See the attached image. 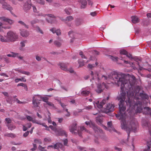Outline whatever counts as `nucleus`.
Listing matches in <instances>:
<instances>
[{"instance_id":"nucleus-1","label":"nucleus","mask_w":151,"mask_h":151,"mask_svg":"<svg viewBox=\"0 0 151 151\" xmlns=\"http://www.w3.org/2000/svg\"><path fill=\"white\" fill-rule=\"evenodd\" d=\"M104 80H113L118 86H121V93L117 97L119 100V114L116 116L121 120V127L127 132L128 136L131 132H135L138 127V122L134 118L130 121L126 122L125 119L127 114L125 111L126 106L130 114L135 106H137L136 113H141L142 110V102L140 100L148 99V96L141 90L140 86L136 85V78L134 76L116 72H112L108 77L102 75Z\"/></svg>"},{"instance_id":"nucleus-2","label":"nucleus","mask_w":151,"mask_h":151,"mask_svg":"<svg viewBox=\"0 0 151 151\" xmlns=\"http://www.w3.org/2000/svg\"><path fill=\"white\" fill-rule=\"evenodd\" d=\"M85 123L87 125L89 126V127H91L94 131L95 133L98 134V135L102 139L104 138V134L103 131L97 126H96L95 124L91 121L86 122Z\"/></svg>"},{"instance_id":"nucleus-3","label":"nucleus","mask_w":151,"mask_h":151,"mask_svg":"<svg viewBox=\"0 0 151 151\" xmlns=\"http://www.w3.org/2000/svg\"><path fill=\"white\" fill-rule=\"evenodd\" d=\"M6 35L8 42H14L16 41L18 38V36L16 33L12 31L8 32Z\"/></svg>"},{"instance_id":"nucleus-4","label":"nucleus","mask_w":151,"mask_h":151,"mask_svg":"<svg viewBox=\"0 0 151 151\" xmlns=\"http://www.w3.org/2000/svg\"><path fill=\"white\" fill-rule=\"evenodd\" d=\"M46 15L50 18L49 19H46V20L48 22L52 23L54 22V21L55 20L56 17L52 14H48L46 15L41 13H39L37 14V16H42L44 17H45Z\"/></svg>"},{"instance_id":"nucleus-5","label":"nucleus","mask_w":151,"mask_h":151,"mask_svg":"<svg viewBox=\"0 0 151 151\" xmlns=\"http://www.w3.org/2000/svg\"><path fill=\"white\" fill-rule=\"evenodd\" d=\"M42 98L41 97L38 95H35L33 96L32 99V103L35 107L38 106L40 104V102L38 101H41Z\"/></svg>"},{"instance_id":"nucleus-6","label":"nucleus","mask_w":151,"mask_h":151,"mask_svg":"<svg viewBox=\"0 0 151 151\" xmlns=\"http://www.w3.org/2000/svg\"><path fill=\"white\" fill-rule=\"evenodd\" d=\"M77 124L76 123L73 124L70 127L69 130L70 132L72 134H76L77 132L79 136H81V132L78 130H77Z\"/></svg>"},{"instance_id":"nucleus-7","label":"nucleus","mask_w":151,"mask_h":151,"mask_svg":"<svg viewBox=\"0 0 151 151\" xmlns=\"http://www.w3.org/2000/svg\"><path fill=\"white\" fill-rule=\"evenodd\" d=\"M104 88H108L107 85L104 83H103L102 84H98L96 89V91L98 93H100L103 91Z\"/></svg>"},{"instance_id":"nucleus-8","label":"nucleus","mask_w":151,"mask_h":151,"mask_svg":"<svg viewBox=\"0 0 151 151\" xmlns=\"http://www.w3.org/2000/svg\"><path fill=\"white\" fill-rule=\"evenodd\" d=\"M115 106L114 104L109 103L106 105L104 111L106 113H108L113 111L114 110Z\"/></svg>"},{"instance_id":"nucleus-9","label":"nucleus","mask_w":151,"mask_h":151,"mask_svg":"<svg viewBox=\"0 0 151 151\" xmlns=\"http://www.w3.org/2000/svg\"><path fill=\"white\" fill-rule=\"evenodd\" d=\"M50 147L54 148L55 149H58L59 148H60L63 150H65L64 147L62 144L60 143H57L54 145H50L47 147V149L49 148Z\"/></svg>"},{"instance_id":"nucleus-10","label":"nucleus","mask_w":151,"mask_h":151,"mask_svg":"<svg viewBox=\"0 0 151 151\" xmlns=\"http://www.w3.org/2000/svg\"><path fill=\"white\" fill-rule=\"evenodd\" d=\"M142 125L144 128L148 130L150 135H151V126L150 124L147 121H143L142 122Z\"/></svg>"},{"instance_id":"nucleus-11","label":"nucleus","mask_w":151,"mask_h":151,"mask_svg":"<svg viewBox=\"0 0 151 151\" xmlns=\"http://www.w3.org/2000/svg\"><path fill=\"white\" fill-rule=\"evenodd\" d=\"M90 88L88 87L83 88L81 89V94L83 96H87L90 93Z\"/></svg>"},{"instance_id":"nucleus-12","label":"nucleus","mask_w":151,"mask_h":151,"mask_svg":"<svg viewBox=\"0 0 151 151\" xmlns=\"http://www.w3.org/2000/svg\"><path fill=\"white\" fill-rule=\"evenodd\" d=\"M0 3L2 4V8L4 9H6L11 11L13 8L5 2H3V1L0 0Z\"/></svg>"},{"instance_id":"nucleus-13","label":"nucleus","mask_w":151,"mask_h":151,"mask_svg":"<svg viewBox=\"0 0 151 151\" xmlns=\"http://www.w3.org/2000/svg\"><path fill=\"white\" fill-rule=\"evenodd\" d=\"M0 20L1 21L7 22L10 25L14 23V21L13 20L4 16L0 17Z\"/></svg>"},{"instance_id":"nucleus-14","label":"nucleus","mask_w":151,"mask_h":151,"mask_svg":"<svg viewBox=\"0 0 151 151\" xmlns=\"http://www.w3.org/2000/svg\"><path fill=\"white\" fill-rule=\"evenodd\" d=\"M19 32L21 36L24 37H27L29 35V32L28 31L24 29H20Z\"/></svg>"},{"instance_id":"nucleus-15","label":"nucleus","mask_w":151,"mask_h":151,"mask_svg":"<svg viewBox=\"0 0 151 151\" xmlns=\"http://www.w3.org/2000/svg\"><path fill=\"white\" fill-rule=\"evenodd\" d=\"M32 5L31 4L28 3L27 1L25 4L23 6V9L24 11L27 12L29 10L31 7Z\"/></svg>"},{"instance_id":"nucleus-16","label":"nucleus","mask_w":151,"mask_h":151,"mask_svg":"<svg viewBox=\"0 0 151 151\" xmlns=\"http://www.w3.org/2000/svg\"><path fill=\"white\" fill-rule=\"evenodd\" d=\"M106 102V100L104 99L101 102L99 103V101H97L96 103V106L99 109L102 108L103 107V106L105 104Z\"/></svg>"},{"instance_id":"nucleus-17","label":"nucleus","mask_w":151,"mask_h":151,"mask_svg":"<svg viewBox=\"0 0 151 151\" xmlns=\"http://www.w3.org/2000/svg\"><path fill=\"white\" fill-rule=\"evenodd\" d=\"M145 110L143 114L145 115H149L151 117V109L149 107H145L144 108Z\"/></svg>"},{"instance_id":"nucleus-18","label":"nucleus","mask_w":151,"mask_h":151,"mask_svg":"<svg viewBox=\"0 0 151 151\" xmlns=\"http://www.w3.org/2000/svg\"><path fill=\"white\" fill-rule=\"evenodd\" d=\"M50 30L53 33H56V34L58 36L61 35V33L60 29H58L56 30L55 28L53 27L50 29Z\"/></svg>"},{"instance_id":"nucleus-19","label":"nucleus","mask_w":151,"mask_h":151,"mask_svg":"<svg viewBox=\"0 0 151 151\" xmlns=\"http://www.w3.org/2000/svg\"><path fill=\"white\" fill-rule=\"evenodd\" d=\"M60 66V68L64 70H67V65L63 63H60L59 64Z\"/></svg>"},{"instance_id":"nucleus-20","label":"nucleus","mask_w":151,"mask_h":151,"mask_svg":"<svg viewBox=\"0 0 151 151\" xmlns=\"http://www.w3.org/2000/svg\"><path fill=\"white\" fill-rule=\"evenodd\" d=\"M79 2L82 5L81 6V8H84L87 4V2L86 0H81Z\"/></svg>"},{"instance_id":"nucleus-21","label":"nucleus","mask_w":151,"mask_h":151,"mask_svg":"<svg viewBox=\"0 0 151 151\" xmlns=\"http://www.w3.org/2000/svg\"><path fill=\"white\" fill-rule=\"evenodd\" d=\"M83 23V21L82 19H78L76 21V25L79 26Z\"/></svg>"},{"instance_id":"nucleus-22","label":"nucleus","mask_w":151,"mask_h":151,"mask_svg":"<svg viewBox=\"0 0 151 151\" xmlns=\"http://www.w3.org/2000/svg\"><path fill=\"white\" fill-rule=\"evenodd\" d=\"M131 18L132 19V22L134 23H136L139 22V18L136 16H132Z\"/></svg>"},{"instance_id":"nucleus-23","label":"nucleus","mask_w":151,"mask_h":151,"mask_svg":"<svg viewBox=\"0 0 151 151\" xmlns=\"http://www.w3.org/2000/svg\"><path fill=\"white\" fill-rule=\"evenodd\" d=\"M62 40H60L59 41L55 40L54 42V45L57 47H60L62 44Z\"/></svg>"},{"instance_id":"nucleus-24","label":"nucleus","mask_w":151,"mask_h":151,"mask_svg":"<svg viewBox=\"0 0 151 151\" xmlns=\"http://www.w3.org/2000/svg\"><path fill=\"white\" fill-rule=\"evenodd\" d=\"M58 135H65L66 137L67 136V134L66 132L63 130L60 129V130Z\"/></svg>"},{"instance_id":"nucleus-25","label":"nucleus","mask_w":151,"mask_h":151,"mask_svg":"<svg viewBox=\"0 0 151 151\" xmlns=\"http://www.w3.org/2000/svg\"><path fill=\"white\" fill-rule=\"evenodd\" d=\"M0 40L2 42H8L6 35V38H5L0 35Z\"/></svg>"},{"instance_id":"nucleus-26","label":"nucleus","mask_w":151,"mask_h":151,"mask_svg":"<svg viewBox=\"0 0 151 151\" xmlns=\"http://www.w3.org/2000/svg\"><path fill=\"white\" fill-rule=\"evenodd\" d=\"M19 81L26 82V80L24 78L22 77L21 78H17L15 80V81L16 83L18 82Z\"/></svg>"},{"instance_id":"nucleus-27","label":"nucleus","mask_w":151,"mask_h":151,"mask_svg":"<svg viewBox=\"0 0 151 151\" xmlns=\"http://www.w3.org/2000/svg\"><path fill=\"white\" fill-rule=\"evenodd\" d=\"M5 136L10 137L12 138H14L16 136L15 134L12 133H7L4 134Z\"/></svg>"},{"instance_id":"nucleus-28","label":"nucleus","mask_w":151,"mask_h":151,"mask_svg":"<svg viewBox=\"0 0 151 151\" xmlns=\"http://www.w3.org/2000/svg\"><path fill=\"white\" fill-rule=\"evenodd\" d=\"M73 19V17L71 16H70L67 17L65 20H64L63 21L65 22H67V21L70 22L72 21Z\"/></svg>"},{"instance_id":"nucleus-29","label":"nucleus","mask_w":151,"mask_h":151,"mask_svg":"<svg viewBox=\"0 0 151 151\" xmlns=\"http://www.w3.org/2000/svg\"><path fill=\"white\" fill-rule=\"evenodd\" d=\"M7 127L9 129L12 130L15 128V126L13 124H10L7 125Z\"/></svg>"},{"instance_id":"nucleus-30","label":"nucleus","mask_w":151,"mask_h":151,"mask_svg":"<svg viewBox=\"0 0 151 151\" xmlns=\"http://www.w3.org/2000/svg\"><path fill=\"white\" fill-rule=\"evenodd\" d=\"M47 104L49 106H50L52 108L55 109V107L54 104L50 102H47Z\"/></svg>"},{"instance_id":"nucleus-31","label":"nucleus","mask_w":151,"mask_h":151,"mask_svg":"<svg viewBox=\"0 0 151 151\" xmlns=\"http://www.w3.org/2000/svg\"><path fill=\"white\" fill-rule=\"evenodd\" d=\"M77 148L80 151H86V148L85 147H83L79 146H77Z\"/></svg>"},{"instance_id":"nucleus-32","label":"nucleus","mask_w":151,"mask_h":151,"mask_svg":"<svg viewBox=\"0 0 151 151\" xmlns=\"http://www.w3.org/2000/svg\"><path fill=\"white\" fill-rule=\"evenodd\" d=\"M91 75L92 76H93V79H94V76H97V77L98 78V80H100V78H99V74H97V73H95V74L93 73V72L92 71H91Z\"/></svg>"},{"instance_id":"nucleus-33","label":"nucleus","mask_w":151,"mask_h":151,"mask_svg":"<svg viewBox=\"0 0 151 151\" xmlns=\"http://www.w3.org/2000/svg\"><path fill=\"white\" fill-rule=\"evenodd\" d=\"M65 11L67 14H70L72 12V10L71 9H65Z\"/></svg>"},{"instance_id":"nucleus-34","label":"nucleus","mask_w":151,"mask_h":151,"mask_svg":"<svg viewBox=\"0 0 151 151\" xmlns=\"http://www.w3.org/2000/svg\"><path fill=\"white\" fill-rule=\"evenodd\" d=\"M120 54L121 55H126L127 54V52L125 50H121L120 51Z\"/></svg>"},{"instance_id":"nucleus-35","label":"nucleus","mask_w":151,"mask_h":151,"mask_svg":"<svg viewBox=\"0 0 151 151\" xmlns=\"http://www.w3.org/2000/svg\"><path fill=\"white\" fill-rule=\"evenodd\" d=\"M18 23L23 25H24L26 28H28L29 26L28 25H26L24 22L19 21H18Z\"/></svg>"},{"instance_id":"nucleus-36","label":"nucleus","mask_w":151,"mask_h":151,"mask_svg":"<svg viewBox=\"0 0 151 151\" xmlns=\"http://www.w3.org/2000/svg\"><path fill=\"white\" fill-rule=\"evenodd\" d=\"M36 29L37 31L38 32H40L42 34H43V32L41 29L38 26L36 27Z\"/></svg>"},{"instance_id":"nucleus-37","label":"nucleus","mask_w":151,"mask_h":151,"mask_svg":"<svg viewBox=\"0 0 151 151\" xmlns=\"http://www.w3.org/2000/svg\"><path fill=\"white\" fill-rule=\"evenodd\" d=\"M27 42V40H23L20 42L21 46L22 47H23L25 46V44Z\"/></svg>"},{"instance_id":"nucleus-38","label":"nucleus","mask_w":151,"mask_h":151,"mask_svg":"<svg viewBox=\"0 0 151 151\" xmlns=\"http://www.w3.org/2000/svg\"><path fill=\"white\" fill-rule=\"evenodd\" d=\"M78 63L79 64V67H81L84 65L83 60H78Z\"/></svg>"},{"instance_id":"nucleus-39","label":"nucleus","mask_w":151,"mask_h":151,"mask_svg":"<svg viewBox=\"0 0 151 151\" xmlns=\"http://www.w3.org/2000/svg\"><path fill=\"white\" fill-rule=\"evenodd\" d=\"M34 142L36 143H37L40 144H42V142L40 139H36L34 140Z\"/></svg>"},{"instance_id":"nucleus-40","label":"nucleus","mask_w":151,"mask_h":151,"mask_svg":"<svg viewBox=\"0 0 151 151\" xmlns=\"http://www.w3.org/2000/svg\"><path fill=\"white\" fill-rule=\"evenodd\" d=\"M10 26L8 27H4L3 26H0V32H1L3 30V29H9L10 28Z\"/></svg>"},{"instance_id":"nucleus-41","label":"nucleus","mask_w":151,"mask_h":151,"mask_svg":"<svg viewBox=\"0 0 151 151\" xmlns=\"http://www.w3.org/2000/svg\"><path fill=\"white\" fill-rule=\"evenodd\" d=\"M5 62L7 63H9L10 62L9 58L5 56L4 58Z\"/></svg>"},{"instance_id":"nucleus-42","label":"nucleus","mask_w":151,"mask_h":151,"mask_svg":"<svg viewBox=\"0 0 151 151\" xmlns=\"http://www.w3.org/2000/svg\"><path fill=\"white\" fill-rule=\"evenodd\" d=\"M20 73H22L28 76L30 74V73L28 71H19Z\"/></svg>"},{"instance_id":"nucleus-43","label":"nucleus","mask_w":151,"mask_h":151,"mask_svg":"<svg viewBox=\"0 0 151 151\" xmlns=\"http://www.w3.org/2000/svg\"><path fill=\"white\" fill-rule=\"evenodd\" d=\"M75 33L72 31H70L68 32V35L71 37L73 38V35Z\"/></svg>"},{"instance_id":"nucleus-44","label":"nucleus","mask_w":151,"mask_h":151,"mask_svg":"<svg viewBox=\"0 0 151 151\" xmlns=\"http://www.w3.org/2000/svg\"><path fill=\"white\" fill-rule=\"evenodd\" d=\"M51 116V114L50 113V112L48 111V122L49 123H52V121L51 120V117H50Z\"/></svg>"},{"instance_id":"nucleus-45","label":"nucleus","mask_w":151,"mask_h":151,"mask_svg":"<svg viewBox=\"0 0 151 151\" xmlns=\"http://www.w3.org/2000/svg\"><path fill=\"white\" fill-rule=\"evenodd\" d=\"M42 99L43 101L45 102L46 103H47V102L48 101V98L46 97H42Z\"/></svg>"},{"instance_id":"nucleus-46","label":"nucleus","mask_w":151,"mask_h":151,"mask_svg":"<svg viewBox=\"0 0 151 151\" xmlns=\"http://www.w3.org/2000/svg\"><path fill=\"white\" fill-rule=\"evenodd\" d=\"M12 57L15 58L17 57V55H19V54L17 53H15L13 52H12Z\"/></svg>"},{"instance_id":"nucleus-47","label":"nucleus","mask_w":151,"mask_h":151,"mask_svg":"<svg viewBox=\"0 0 151 151\" xmlns=\"http://www.w3.org/2000/svg\"><path fill=\"white\" fill-rule=\"evenodd\" d=\"M80 129L81 131H85V132H88V130L86 129L83 126L80 127Z\"/></svg>"},{"instance_id":"nucleus-48","label":"nucleus","mask_w":151,"mask_h":151,"mask_svg":"<svg viewBox=\"0 0 151 151\" xmlns=\"http://www.w3.org/2000/svg\"><path fill=\"white\" fill-rule=\"evenodd\" d=\"M107 125L109 127H110L111 128L113 127L112 122L111 121L108 122L107 123Z\"/></svg>"},{"instance_id":"nucleus-49","label":"nucleus","mask_w":151,"mask_h":151,"mask_svg":"<svg viewBox=\"0 0 151 151\" xmlns=\"http://www.w3.org/2000/svg\"><path fill=\"white\" fill-rule=\"evenodd\" d=\"M26 117L27 118V119L29 121L32 122V120L33 118L31 116H28V115H27L26 116Z\"/></svg>"},{"instance_id":"nucleus-50","label":"nucleus","mask_w":151,"mask_h":151,"mask_svg":"<svg viewBox=\"0 0 151 151\" xmlns=\"http://www.w3.org/2000/svg\"><path fill=\"white\" fill-rule=\"evenodd\" d=\"M60 104L61 106L64 109H65V107L66 106V105L64 104V103L61 102V101H59Z\"/></svg>"},{"instance_id":"nucleus-51","label":"nucleus","mask_w":151,"mask_h":151,"mask_svg":"<svg viewBox=\"0 0 151 151\" xmlns=\"http://www.w3.org/2000/svg\"><path fill=\"white\" fill-rule=\"evenodd\" d=\"M38 22V20L37 19H35L33 20L31 22V23L32 25H33L37 22Z\"/></svg>"},{"instance_id":"nucleus-52","label":"nucleus","mask_w":151,"mask_h":151,"mask_svg":"<svg viewBox=\"0 0 151 151\" xmlns=\"http://www.w3.org/2000/svg\"><path fill=\"white\" fill-rule=\"evenodd\" d=\"M33 147L31 149V150L32 151H34L36 150L37 148V146L36 144L33 143Z\"/></svg>"},{"instance_id":"nucleus-53","label":"nucleus","mask_w":151,"mask_h":151,"mask_svg":"<svg viewBox=\"0 0 151 151\" xmlns=\"http://www.w3.org/2000/svg\"><path fill=\"white\" fill-rule=\"evenodd\" d=\"M79 55L81 56V57L82 58L86 59V57L83 55V53L81 51L80 52Z\"/></svg>"},{"instance_id":"nucleus-54","label":"nucleus","mask_w":151,"mask_h":151,"mask_svg":"<svg viewBox=\"0 0 151 151\" xmlns=\"http://www.w3.org/2000/svg\"><path fill=\"white\" fill-rule=\"evenodd\" d=\"M38 148L39 149L42 151H46V150L45 149L44 147H42L41 145H40Z\"/></svg>"},{"instance_id":"nucleus-55","label":"nucleus","mask_w":151,"mask_h":151,"mask_svg":"<svg viewBox=\"0 0 151 151\" xmlns=\"http://www.w3.org/2000/svg\"><path fill=\"white\" fill-rule=\"evenodd\" d=\"M5 120L8 124H10L11 122V120L9 118H6Z\"/></svg>"},{"instance_id":"nucleus-56","label":"nucleus","mask_w":151,"mask_h":151,"mask_svg":"<svg viewBox=\"0 0 151 151\" xmlns=\"http://www.w3.org/2000/svg\"><path fill=\"white\" fill-rule=\"evenodd\" d=\"M96 120L100 123L102 122V119L99 117H97L96 118Z\"/></svg>"},{"instance_id":"nucleus-57","label":"nucleus","mask_w":151,"mask_h":151,"mask_svg":"<svg viewBox=\"0 0 151 151\" xmlns=\"http://www.w3.org/2000/svg\"><path fill=\"white\" fill-rule=\"evenodd\" d=\"M36 60L38 61H40L41 60V58L39 56L37 55L35 56Z\"/></svg>"},{"instance_id":"nucleus-58","label":"nucleus","mask_w":151,"mask_h":151,"mask_svg":"<svg viewBox=\"0 0 151 151\" xmlns=\"http://www.w3.org/2000/svg\"><path fill=\"white\" fill-rule=\"evenodd\" d=\"M63 142H64V145L65 146H67V144L68 143V139H66L63 140Z\"/></svg>"},{"instance_id":"nucleus-59","label":"nucleus","mask_w":151,"mask_h":151,"mask_svg":"<svg viewBox=\"0 0 151 151\" xmlns=\"http://www.w3.org/2000/svg\"><path fill=\"white\" fill-rule=\"evenodd\" d=\"M29 133V131H27V132H26L25 133H24V134L23 136L25 137H26L28 135Z\"/></svg>"},{"instance_id":"nucleus-60","label":"nucleus","mask_w":151,"mask_h":151,"mask_svg":"<svg viewBox=\"0 0 151 151\" xmlns=\"http://www.w3.org/2000/svg\"><path fill=\"white\" fill-rule=\"evenodd\" d=\"M95 66V65L94 64H89L88 65V67L90 68H93Z\"/></svg>"},{"instance_id":"nucleus-61","label":"nucleus","mask_w":151,"mask_h":151,"mask_svg":"<svg viewBox=\"0 0 151 151\" xmlns=\"http://www.w3.org/2000/svg\"><path fill=\"white\" fill-rule=\"evenodd\" d=\"M39 123L40 124H39L41 125L42 126L44 127H45L46 128H48V127L45 124V123H41L40 122H39Z\"/></svg>"},{"instance_id":"nucleus-62","label":"nucleus","mask_w":151,"mask_h":151,"mask_svg":"<svg viewBox=\"0 0 151 151\" xmlns=\"http://www.w3.org/2000/svg\"><path fill=\"white\" fill-rule=\"evenodd\" d=\"M49 127L52 130H53L54 131H55V132H56V133L57 132L56 131V129L52 125H50L49 126Z\"/></svg>"},{"instance_id":"nucleus-63","label":"nucleus","mask_w":151,"mask_h":151,"mask_svg":"<svg viewBox=\"0 0 151 151\" xmlns=\"http://www.w3.org/2000/svg\"><path fill=\"white\" fill-rule=\"evenodd\" d=\"M93 52L96 55H98L99 54V52L96 50H94Z\"/></svg>"},{"instance_id":"nucleus-64","label":"nucleus","mask_w":151,"mask_h":151,"mask_svg":"<svg viewBox=\"0 0 151 151\" xmlns=\"http://www.w3.org/2000/svg\"><path fill=\"white\" fill-rule=\"evenodd\" d=\"M2 93L5 96L8 97L9 96L8 93L7 92H2Z\"/></svg>"}]
</instances>
